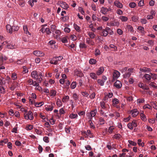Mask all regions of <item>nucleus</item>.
Segmentation results:
<instances>
[{"label": "nucleus", "mask_w": 157, "mask_h": 157, "mask_svg": "<svg viewBox=\"0 0 157 157\" xmlns=\"http://www.w3.org/2000/svg\"><path fill=\"white\" fill-rule=\"evenodd\" d=\"M33 54L37 56L41 57L44 55V53L39 51H35L33 52Z\"/></svg>", "instance_id": "obj_5"}, {"label": "nucleus", "mask_w": 157, "mask_h": 157, "mask_svg": "<svg viewBox=\"0 0 157 157\" xmlns=\"http://www.w3.org/2000/svg\"><path fill=\"white\" fill-rule=\"evenodd\" d=\"M104 69L103 67H101L99 68L98 71L96 72V74L97 75H99L101 74L104 71Z\"/></svg>", "instance_id": "obj_15"}, {"label": "nucleus", "mask_w": 157, "mask_h": 157, "mask_svg": "<svg viewBox=\"0 0 157 157\" xmlns=\"http://www.w3.org/2000/svg\"><path fill=\"white\" fill-rule=\"evenodd\" d=\"M59 113L60 115L63 114L65 113L63 108H62L60 109L59 110Z\"/></svg>", "instance_id": "obj_52"}, {"label": "nucleus", "mask_w": 157, "mask_h": 157, "mask_svg": "<svg viewBox=\"0 0 157 157\" xmlns=\"http://www.w3.org/2000/svg\"><path fill=\"white\" fill-rule=\"evenodd\" d=\"M139 112L137 109H134L132 110V115L133 117L136 116L139 114Z\"/></svg>", "instance_id": "obj_14"}, {"label": "nucleus", "mask_w": 157, "mask_h": 157, "mask_svg": "<svg viewBox=\"0 0 157 157\" xmlns=\"http://www.w3.org/2000/svg\"><path fill=\"white\" fill-rule=\"evenodd\" d=\"M76 86V82H73L71 85V87L72 89L75 88Z\"/></svg>", "instance_id": "obj_32"}, {"label": "nucleus", "mask_w": 157, "mask_h": 157, "mask_svg": "<svg viewBox=\"0 0 157 157\" xmlns=\"http://www.w3.org/2000/svg\"><path fill=\"white\" fill-rule=\"evenodd\" d=\"M118 103V100L117 99H115L113 100V103L114 106H116Z\"/></svg>", "instance_id": "obj_42"}, {"label": "nucleus", "mask_w": 157, "mask_h": 157, "mask_svg": "<svg viewBox=\"0 0 157 157\" xmlns=\"http://www.w3.org/2000/svg\"><path fill=\"white\" fill-rule=\"evenodd\" d=\"M33 114L31 111H29L27 113V120H33L34 118Z\"/></svg>", "instance_id": "obj_8"}, {"label": "nucleus", "mask_w": 157, "mask_h": 157, "mask_svg": "<svg viewBox=\"0 0 157 157\" xmlns=\"http://www.w3.org/2000/svg\"><path fill=\"white\" fill-rule=\"evenodd\" d=\"M90 120L88 121V122L90 124V127L91 128H93V129H94L95 128V127L94 125L91 120L90 119H89Z\"/></svg>", "instance_id": "obj_26"}, {"label": "nucleus", "mask_w": 157, "mask_h": 157, "mask_svg": "<svg viewBox=\"0 0 157 157\" xmlns=\"http://www.w3.org/2000/svg\"><path fill=\"white\" fill-rule=\"evenodd\" d=\"M136 4L135 2H132L129 4V6L131 8H134L136 6Z\"/></svg>", "instance_id": "obj_40"}, {"label": "nucleus", "mask_w": 157, "mask_h": 157, "mask_svg": "<svg viewBox=\"0 0 157 157\" xmlns=\"http://www.w3.org/2000/svg\"><path fill=\"white\" fill-rule=\"evenodd\" d=\"M2 45H6L7 47L8 48L13 49L16 48L15 44L13 43L12 41H6L3 42L2 43Z\"/></svg>", "instance_id": "obj_1"}, {"label": "nucleus", "mask_w": 157, "mask_h": 157, "mask_svg": "<svg viewBox=\"0 0 157 157\" xmlns=\"http://www.w3.org/2000/svg\"><path fill=\"white\" fill-rule=\"evenodd\" d=\"M120 19L122 21H127L128 20V18L127 17L124 16H120Z\"/></svg>", "instance_id": "obj_23"}, {"label": "nucleus", "mask_w": 157, "mask_h": 157, "mask_svg": "<svg viewBox=\"0 0 157 157\" xmlns=\"http://www.w3.org/2000/svg\"><path fill=\"white\" fill-rule=\"evenodd\" d=\"M100 105L101 108L103 109H105L106 108L105 103L104 101H101L100 102Z\"/></svg>", "instance_id": "obj_38"}, {"label": "nucleus", "mask_w": 157, "mask_h": 157, "mask_svg": "<svg viewBox=\"0 0 157 157\" xmlns=\"http://www.w3.org/2000/svg\"><path fill=\"white\" fill-rule=\"evenodd\" d=\"M114 4L117 7L119 8H121L123 7L122 4L118 1H116L114 2Z\"/></svg>", "instance_id": "obj_9"}, {"label": "nucleus", "mask_w": 157, "mask_h": 157, "mask_svg": "<svg viewBox=\"0 0 157 157\" xmlns=\"http://www.w3.org/2000/svg\"><path fill=\"white\" fill-rule=\"evenodd\" d=\"M74 27L75 29L78 32H79L80 31V27L75 24H74Z\"/></svg>", "instance_id": "obj_35"}, {"label": "nucleus", "mask_w": 157, "mask_h": 157, "mask_svg": "<svg viewBox=\"0 0 157 157\" xmlns=\"http://www.w3.org/2000/svg\"><path fill=\"white\" fill-rule=\"evenodd\" d=\"M120 75V73L118 71L115 70L113 73V77L114 78H117Z\"/></svg>", "instance_id": "obj_11"}, {"label": "nucleus", "mask_w": 157, "mask_h": 157, "mask_svg": "<svg viewBox=\"0 0 157 157\" xmlns=\"http://www.w3.org/2000/svg\"><path fill=\"white\" fill-rule=\"evenodd\" d=\"M56 104L59 107H60L62 105V101L59 99H57Z\"/></svg>", "instance_id": "obj_22"}, {"label": "nucleus", "mask_w": 157, "mask_h": 157, "mask_svg": "<svg viewBox=\"0 0 157 157\" xmlns=\"http://www.w3.org/2000/svg\"><path fill=\"white\" fill-rule=\"evenodd\" d=\"M31 75L33 78L36 79H37L38 78V74L36 71H32L31 73Z\"/></svg>", "instance_id": "obj_7"}, {"label": "nucleus", "mask_w": 157, "mask_h": 157, "mask_svg": "<svg viewBox=\"0 0 157 157\" xmlns=\"http://www.w3.org/2000/svg\"><path fill=\"white\" fill-rule=\"evenodd\" d=\"M11 77L13 80H15L17 78V74L15 73H13L12 74Z\"/></svg>", "instance_id": "obj_54"}, {"label": "nucleus", "mask_w": 157, "mask_h": 157, "mask_svg": "<svg viewBox=\"0 0 157 157\" xmlns=\"http://www.w3.org/2000/svg\"><path fill=\"white\" fill-rule=\"evenodd\" d=\"M79 47L81 48H86L87 46L86 44L84 43H80L79 44Z\"/></svg>", "instance_id": "obj_48"}, {"label": "nucleus", "mask_w": 157, "mask_h": 157, "mask_svg": "<svg viewBox=\"0 0 157 157\" xmlns=\"http://www.w3.org/2000/svg\"><path fill=\"white\" fill-rule=\"evenodd\" d=\"M12 27H13V32L17 31L19 29V27L17 26H12Z\"/></svg>", "instance_id": "obj_39"}, {"label": "nucleus", "mask_w": 157, "mask_h": 157, "mask_svg": "<svg viewBox=\"0 0 157 157\" xmlns=\"http://www.w3.org/2000/svg\"><path fill=\"white\" fill-rule=\"evenodd\" d=\"M138 17L136 16H134L132 18V20L135 22L136 21L138 20Z\"/></svg>", "instance_id": "obj_37"}, {"label": "nucleus", "mask_w": 157, "mask_h": 157, "mask_svg": "<svg viewBox=\"0 0 157 157\" xmlns=\"http://www.w3.org/2000/svg\"><path fill=\"white\" fill-rule=\"evenodd\" d=\"M139 86L144 90H147L149 89L148 87L146 84L143 83L139 84Z\"/></svg>", "instance_id": "obj_10"}, {"label": "nucleus", "mask_w": 157, "mask_h": 157, "mask_svg": "<svg viewBox=\"0 0 157 157\" xmlns=\"http://www.w3.org/2000/svg\"><path fill=\"white\" fill-rule=\"evenodd\" d=\"M45 32L48 35L50 34L51 33L50 29L48 28H47L45 29Z\"/></svg>", "instance_id": "obj_55"}, {"label": "nucleus", "mask_w": 157, "mask_h": 157, "mask_svg": "<svg viewBox=\"0 0 157 157\" xmlns=\"http://www.w3.org/2000/svg\"><path fill=\"white\" fill-rule=\"evenodd\" d=\"M90 76L92 78L94 79H96L97 78V76L96 74L93 72L90 73Z\"/></svg>", "instance_id": "obj_18"}, {"label": "nucleus", "mask_w": 157, "mask_h": 157, "mask_svg": "<svg viewBox=\"0 0 157 157\" xmlns=\"http://www.w3.org/2000/svg\"><path fill=\"white\" fill-rule=\"evenodd\" d=\"M132 127H137V121L136 120H133L132 122Z\"/></svg>", "instance_id": "obj_57"}, {"label": "nucleus", "mask_w": 157, "mask_h": 157, "mask_svg": "<svg viewBox=\"0 0 157 157\" xmlns=\"http://www.w3.org/2000/svg\"><path fill=\"white\" fill-rule=\"evenodd\" d=\"M69 97L68 96H65L63 98L62 101L64 103L66 102L69 99Z\"/></svg>", "instance_id": "obj_21"}, {"label": "nucleus", "mask_w": 157, "mask_h": 157, "mask_svg": "<svg viewBox=\"0 0 157 157\" xmlns=\"http://www.w3.org/2000/svg\"><path fill=\"white\" fill-rule=\"evenodd\" d=\"M60 6L65 10H67L69 7L68 5L65 2H59Z\"/></svg>", "instance_id": "obj_3"}, {"label": "nucleus", "mask_w": 157, "mask_h": 157, "mask_svg": "<svg viewBox=\"0 0 157 157\" xmlns=\"http://www.w3.org/2000/svg\"><path fill=\"white\" fill-rule=\"evenodd\" d=\"M127 28L131 32H133V28L130 25H127Z\"/></svg>", "instance_id": "obj_46"}, {"label": "nucleus", "mask_w": 157, "mask_h": 157, "mask_svg": "<svg viewBox=\"0 0 157 157\" xmlns=\"http://www.w3.org/2000/svg\"><path fill=\"white\" fill-rule=\"evenodd\" d=\"M33 126L31 124H29L26 127V129L27 130H30L33 128Z\"/></svg>", "instance_id": "obj_36"}, {"label": "nucleus", "mask_w": 157, "mask_h": 157, "mask_svg": "<svg viewBox=\"0 0 157 157\" xmlns=\"http://www.w3.org/2000/svg\"><path fill=\"white\" fill-rule=\"evenodd\" d=\"M89 62V63L90 64H94L96 63L97 61L94 59H91L90 60Z\"/></svg>", "instance_id": "obj_27"}, {"label": "nucleus", "mask_w": 157, "mask_h": 157, "mask_svg": "<svg viewBox=\"0 0 157 157\" xmlns=\"http://www.w3.org/2000/svg\"><path fill=\"white\" fill-rule=\"evenodd\" d=\"M23 30L24 32L26 34H28L29 35H31V34L29 32L28 30V28L27 26H23Z\"/></svg>", "instance_id": "obj_16"}, {"label": "nucleus", "mask_w": 157, "mask_h": 157, "mask_svg": "<svg viewBox=\"0 0 157 157\" xmlns=\"http://www.w3.org/2000/svg\"><path fill=\"white\" fill-rule=\"evenodd\" d=\"M6 91L5 89L2 86H0V93L2 94H4Z\"/></svg>", "instance_id": "obj_29"}, {"label": "nucleus", "mask_w": 157, "mask_h": 157, "mask_svg": "<svg viewBox=\"0 0 157 157\" xmlns=\"http://www.w3.org/2000/svg\"><path fill=\"white\" fill-rule=\"evenodd\" d=\"M97 82L101 86H103L104 85V82L101 79H98Z\"/></svg>", "instance_id": "obj_47"}, {"label": "nucleus", "mask_w": 157, "mask_h": 157, "mask_svg": "<svg viewBox=\"0 0 157 157\" xmlns=\"http://www.w3.org/2000/svg\"><path fill=\"white\" fill-rule=\"evenodd\" d=\"M149 85L150 86L153 87L154 89L157 88V86L156 84L154 82H151L150 84Z\"/></svg>", "instance_id": "obj_24"}, {"label": "nucleus", "mask_w": 157, "mask_h": 157, "mask_svg": "<svg viewBox=\"0 0 157 157\" xmlns=\"http://www.w3.org/2000/svg\"><path fill=\"white\" fill-rule=\"evenodd\" d=\"M88 35L90 37V38L94 39V38L95 35L93 33L90 32L88 33Z\"/></svg>", "instance_id": "obj_28"}, {"label": "nucleus", "mask_w": 157, "mask_h": 157, "mask_svg": "<svg viewBox=\"0 0 157 157\" xmlns=\"http://www.w3.org/2000/svg\"><path fill=\"white\" fill-rule=\"evenodd\" d=\"M35 132L36 133L39 135H41L42 134V132L39 130H38L37 129H35Z\"/></svg>", "instance_id": "obj_59"}, {"label": "nucleus", "mask_w": 157, "mask_h": 157, "mask_svg": "<svg viewBox=\"0 0 157 157\" xmlns=\"http://www.w3.org/2000/svg\"><path fill=\"white\" fill-rule=\"evenodd\" d=\"M51 96H54L56 95V92L54 90H52L50 91Z\"/></svg>", "instance_id": "obj_50"}, {"label": "nucleus", "mask_w": 157, "mask_h": 157, "mask_svg": "<svg viewBox=\"0 0 157 157\" xmlns=\"http://www.w3.org/2000/svg\"><path fill=\"white\" fill-rule=\"evenodd\" d=\"M114 129L113 126H110L109 128V132L110 133H112L113 132V130Z\"/></svg>", "instance_id": "obj_56"}, {"label": "nucleus", "mask_w": 157, "mask_h": 157, "mask_svg": "<svg viewBox=\"0 0 157 157\" xmlns=\"http://www.w3.org/2000/svg\"><path fill=\"white\" fill-rule=\"evenodd\" d=\"M6 29L8 32L10 33H13V27L10 25H6Z\"/></svg>", "instance_id": "obj_12"}, {"label": "nucleus", "mask_w": 157, "mask_h": 157, "mask_svg": "<svg viewBox=\"0 0 157 157\" xmlns=\"http://www.w3.org/2000/svg\"><path fill=\"white\" fill-rule=\"evenodd\" d=\"M140 71L143 72H148L150 71L149 68H147L145 67H144L143 68H140Z\"/></svg>", "instance_id": "obj_17"}, {"label": "nucleus", "mask_w": 157, "mask_h": 157, "mask_svg": "<svg viewBox=\"0 0 157 157\" xmlns=\"http://www.w3.org/2000/svg\"><path fill=\"white\" fill-rule=\"evenodd\" d=\"M140 117L142 121H146L147 119L146 118V117L144 114H142V115H140Z\"/></svg>", "instance_id": "obj_45"}, {"label": "nucleus", "mask_w": 157, "mask_h": 157, "mask_svg": "<svg viewBox=\"0 0 157 157\" xmlns=\"http://www.w3.org/2000/svg\"><path fill=\"white\" fill-rule=\"evenodd\" d=\"M119 22L118 21H114L111 23L110 25L111 26H118L119 25Z\"/></svg>", "instance_id": "obj_33"}, {"label": "nucleus", "mask_w": 157, "mask_h": 157, "mask_svg": "<svg viewBox=\"0 0 157 157\" xmlns=\"http://www.w3.org/2000/svg\"><path fill=\"white\" fill-rule=\"evenodd\" d=\"M144 5V0H140L138 3V6H143Z\"/></svg>", "instance_id": "obj_58"}, {"label": "nucleus", "mask_w": 157, "mask_h": 157, "mask_svg": "<svg viewBox=\"0 0 157 157\" xmlns=\"http://www.w3.org/2000/svg\"><path fill=\"white\" fill-rule=\"evenodd\" d=\"M53 106L52 104L51 105H47V107H46V110L47 111H51L53 110Z\"/></svg>", "instance_id": "obj_19"}, {"label": "nucleus", "mask_w": 157, "mask_h": 157, "mask_svg": "<svg viewBox=\"0 0 157 157\" xmlns=\"http://www.w3.org/2000/svg\"><path fill=\"white\" fill-rule=\"evenodd\" d=\"M77 117L78 115L76 114L72 113L69 115V117L71 119L76 118Z\"/></svg>", "instance_id": "obj_31"}, {"label": "nucleus", "mask_w": 157, "mask_h": 157, "mask_svg": "<svg viewBox=\"0 0 157 157\" xmlns=\"http://www.w3.org/2000/svg\"><path fill=\"white\" fill-rule=\"evenodd\" d=\"M85 148L86 150L90 151L92 150V148L91 147L90 145H87L85 147Z\"/></svg>", "instance_id": "obj_61"}, {"label": "nucleus", "mask_w": 157, "mask_h": 157, "mask_svg": "<svg viewBox=\"0 0 157 157\" xmlns=\"http://www.w3.org/2000/svg\"><path fill=\"white\" fill-rule=\"evenodd\" d=\"M49 137L47 136H45L43 138V140L46 143H48L49 142Z\"/></svg>", "instance_id": "obj_49"}, {"label": "nucleus", "mask_w": 157, "mask_h": 157, "mask_svg": "<svg viewBox=\"0 0 157 157\" xmlns=\"http://www.w3.org/2000/svg\"><path fill=\"white\" fill-rule=\"evenodd\" d=\"M128 142L130 144L133 146H135L137 144L136 143L131 140H128Z\"/></svg>", "instance_id": "obj_63"}, {"label": "nucleus", "mask_w": 157, "mask_h": 157, "mask_svg": "<svg viewBox=\"0 0 157 157\" xmlns=\"http://www.w3.org/2000/svg\"><path fill=\"white\" fill-rule=\"evenodd\" d=\"M73 98L74 100L75 101H76L78 99V97L77 95V94L76 93H74L73 95Z\"/></svg>", "instance_id": "obj_44"}, {"label": "nucleus", "mask_w": 157, "mask_h": 157, "mask_svg": "<svg viewBox=\"0 0 157 157\" xmlns=\"http://www.w3.org/2000/svg\"><path fill=\"white\" fill-rule=\"evenodd\" d=\"M102 33L103 34V36H106L109 33L106 31V30H105L103 29L102 30Z\"/></svg>", "instance_id": "obj_43"}, {"label": "nucleus", "mask_w": 157, "mask_h": 157, "mask_svg": "<svg viewBox=\"0 0 157 157\" xmlns=\"http://www.w3.org/2000/svg\"><path fill=\"white\" fill-rule=\"evenodd\" d=\"M81 94L82 96L86 97H87L89 95V94L86 92H82Z\"/></svg>", "instance_id": "obj_64"}, {"label": "nucleus", "mask_w": 157, "mask_h": 157, "mask_svg": "<svg viewBox=\"0 0 157 157\" xmlns=\"http://www.w3.org/2000/svg\"><path fill=\"white\" fill-rule=\"evenodd\" d=\"M56 27L54 25H51L50 26V28L52 31H54L56 29Z\"/></svg>", "instance_id": "obj_62"}, {"label": "nucleus", "mask_w": 157, "mask_h": 157, "mask_svg": "<svg viewBox=\"0 0 157 157\" xmlns=\"http://www.w3.org/2000/svg\"><path fill=\"white\" fill-rule=\"evenodd\" d=\"M114 86L117 89H119L122 86L121 82L119 80H117L114 84Z\"/></svg>", "instance_id": "obj_6"}, {"label": "nucleus", "mask_w": 157, "mask_h": 157, "mask_svg": "<svg viewBox=\"0 0 157 157\" xmlns=\"http://www.w3.org/2000/svg\"><path fill=\"white\" fill-rule=\"evenodd\" d=\"M127 126L128 128H129L131 130H132L133 128V127H132V122L129 123L127 125Z\"/></svg>", "instance_id": "obj_53"}, {"label": "nucleus", "mask_w": 157, "mask_h": 157, "mask_svg": "<svg viewBox=\"0 0 157 157\" xmlns=\"http://www.w3.org/2000/svg\"><path fill=\"white\" fill-rule=\"evenodd\" d=\"M121 137V136L120 134H117L114 135L113 138L116 139H119Z\"/></svg>", "instance_id": "obj_25"}, {"label": "nucleus", "mask_w": 157, "mask_h": 157, "mask_svg": "<svg viewBox=\"0 0 157 157\" xmlns=\"http://www.w3.org/2000/svg\"><path fill=\"white\" fill-rule=\"evenodd\" d=\"M108 11L107 9L104 7H102L101 8V12L102 14H105L106 12Z\"/></svg>", "instance_id": "obj_20"}, {"label": "nucleus", "mask_w": 157, "mask_h": 157, "mask_svg": "<svg viewBox=\"0 0 157 157\" xmlns=\"http://www.w3.org/2000/svg\"><path fill=\"white\" fill-rule=\"evenodd\" d=\"M138 29L141 31V33H144V28L142 26H139L138 28Z\"/></svg>", "instance_id": "obj_51"}, {"label": "nucleus", "mask_w": 157, "mask_h": 157, "mask_svg": "<svg viewBox=\"0 0 157 157\" xmlns=\"http://www.w3.org/2000/svg\"><path fill=\"white\" fill-rule=\"evenodd\" d=\"M144 77L145 78L148 80H150L151 79V76L149 75L146 74L144 75Z\"/></svg>", "instance_id": "obj_30"}, {"label": "nucleus", "mask_w": 157, "mask_h": 157, "mask_svg": "<svg viewBox=\"0 0 157 157\" xmlns=\"http://www.w3.org/2000/svg\"><path fill=\"white\" fill-rule=\"evenodd\" d=\"M44 104V103L43 102H40L39 103L36 102L35 103V105L36 107H39L41 106Z\"/></svg>", "instance_id": "obj_34"}, {"label": "nucleus", "mask_w": 157, "mask_h": 157, "mask_svg": "<svg viewBox=\"0 0 157 157\" xmlns=\"http://www.w3.org/2000/svg\"><path fill=\"white\" fill-rule=\"evenodd\" d=\"M86 43L92 46L94 45V41L92 40H91L89 38H86Z\"/></svg>", "instance_id": "obj_13"}, {"label": "nucleus", "mask_w": 157, "mask_h": 157, "mask_svg": "<svg viewBox=\"0 0 157 157\" xmlns=\"http://www.w3.org/2000/svg\"><path fill=\"white\" fill-rule=\"evenodd\" d=\"M75 73L77 76L79 77H82L83 76V74L79 69H76L75 71Z\"/></svg>", "instance_id": "obj_4"}, {"label": "nucleus", "mask_w": 157, "mask_h": 157, "mask_svg": "<svg viewBox=\"0 0 157 157\" xmlns=\"http://www.w3.org/2000/svg\"><path fill=\"white\" fill-rule=\"evenodd\" d=\"M144 101V98L139 99L137 100V102L139 103H143Z\"/></svg>", "instance_id": "obj_60"}, {"label": "nucleus", "mask_w": 157, "mask_h": 157, "mask_svg": "<svg viewBox=\"0 0 157 157\" xmlns=\"http://www.w3.org/2000/svg\"><path fill=\"white\" fill-rule=\"evenodd\" d=\"M131 75V73L129 72L125 73L124 75V78H127L129 77Z\"/></svg>", "instance_id": "obj_41"}, {"label": "nucleus", "mask_w": 157, "mask_h": 157, "mask_svg": "<svg viewBox=\"0 0 157 157\" xmlns=\"http://www.w3.org/2000/svg\"><path fill=\"white\" fill-rule=\"evenodd\" d=\"M97 112L96 109L91 110L90 113H87V116L89 117V119H92V117H94L96 115Z\"/></svg>", "instance_id": "obj_2"}]
</instances>
